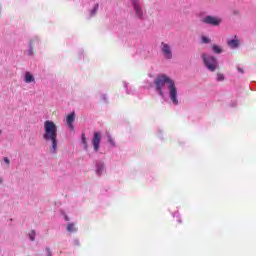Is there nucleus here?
Returning a JSON list of instances; mask_svg holds the SVG:
<instances>
[{
  "instance_id": "nucleus-23",
  "label": "nucleus",
  "mask_w": 256,
  "mask_h": 256,
  "mask_svg": "<svg viewBox=\"0 0 256 256\" xmlns=\"http://www.w3.org/2000/svg\"><path fill=\"white\" fill-rule=\"evenodd\" d=\"M46 253L48 254V256H51V250L46 249Z\"/></svg>"
},
{
  "instance_id": "nucleus-7",
  "label": "nucleus",
  "mask_w": 256,
  "mask_h": 256,
  "mask_svg": "<svg viewBox=\"0 0 256 256\" xmlns=\"http://www.w3.org/2000/svg\"><path fill=\"white\" fill-rule=\"evenodd\" d=\"M22 79L26 85H35V75H33V73L30 71H26L23 74Z\"/></svg>"
},
{
  "instance_id": "nucleus-18",
  "label": "nucleus",
  "mask_w": 256,
  "mask_h": 256,
  "mask_svg": "<svg viewBox=\"0 0 256 256\" xmlns=\"http://www.w3.org/2000/svg\"><path fill=\"white\" fill-rule=\"evenodd\" d=\"M216 81H225V76L221 73L217 74Z\"/></svg>"
},
{
  "instance_id": "nucleus-15",
  "label": "nucleus",
  "mask_w": 256,
  "mask_h": 256,
  "mask_svg": "<svg viewBox=\"0 0 256 256\" xmlns=\"http://www.w3.org/2000/svg\"><path fill=\"white\" fill-rule=\"evenodd\" d=\"M67 231H69V233H75V231H77V227H75V224H68Z\"/></svg>"
},
{
  "instance_id": "nucleus-3",
  "label": "nucleus",
  "mask_w": 256,
  "mask_h": 256,
  "mask_svg": "<svg viewBox=\"0 0 256 256\" xmlns=\"http://www.w3.org/2000/svg\"><path fill=\"white\" fill-rule=\"evenodd\" d=\"M203 63L208 71L214 72L219 69L217 58L209 54H202Z\"/></svg>"
},
{
  "instance_id": "nucleus-1",
  "label": "nucleus",
  "mask_w": 256,
  "mask_h": 256,
  "mask_svg": "<svg viewBox=\"0 0 256 256\" xmlns=\"http://www.w3.org/2000/svg\"><path fill=\"white\" fill-rule=\"evenodd\" d=\"M154 86L156 93H158L162 99H166L168 97L172 105H179V90L177 89L175 80L166 74H159L154 79Z\"/></svg>"
},
{
  "instance_id": "nucleus-19",
  "label": "nucleus",
  "mask_w": 256,
  "mask_h": 256,
  "mask_svg": "<svg viewBox=\"0 0 256 256\" xmlns=\"http://www.w3.org/2000/svg\"><path fill=\"white\" fill-rule=\"evenodd\" d=\"M201 41L202 43H211V39L207 36H202Z\"/></svg>"
},
{
  "instance_id": "nucleus-5",
  "label": "nucleus",
  "mask_w": 256,
  "mask_h": 256,
  "mask_svg": "<svg viewBox=\"0 0 256 256\" xmlns=\"http://www.w3.org/2000/svg\"><path fill=\"white\" fill-rule=\"evenodd\" d=\"M131 3L136 17H138V19H143V17H145V12L143 11L141 0H131Z\"/></svg>"
},
{
  "instance_id": "nucleus-25",
  "label": "nucleus",
  "mask_w": 256,
  "mask_h": 256,
  "mask_svg": "<svg viewBox=\"0 0 256 256\" xmlns=\"http://www.w3.org/2000/svg\"><path fill=\"white\" fill-rule=\"evenodd\" d=\"M3 183V178L0 177V185Z\"/></svg>"
},
{
  "instance_id": "nucleus-10",
  "label": "nucleus",
  "mask_w": 256,
  "mask_h": 256,
  "mask_svg": "<svg viewBox=\"0 0 256 256\" xmlns=\"http://www.w3.org/2000/svg\"><path fill=\"white\" fill-rule=\"evenodd\" d=\"M239 40L237 39V36H234L233 39H230L227 41V45L231 48V49H237V47H239Z\"/></svg>"
},
{
  "instance_id": "nucleus-26",
  "label": "nucleus",
  "mask_w": 256,
  "mask_h": 256,
  "mask_svg": "<svg viewBox=\"0 0 256 256\" xmlns=\"http://www.w3.org/2000/svg\"><path fill=\"white\" fill-rule=\"evenodd\" d=\"M124 87L127 89V83H124Z\"/></svg>"
},
{
  "instance_id": "nucleus-16",
  "label": "nucleus",
  "mask_w": 256,
  "mask_h": 256,
  "mask_svg": "<svg viewBox=\"0 0 256 256\" xmlns=\"http://www.w3.org/2000/svg\"><path fill=\"white\" fill-rule=\"evenodd\" d=\"M35 231L34 230H31L28 234V237L30 239V241H35Z\"/></svg>"
},
{
  "instance_id": "nucleus-28",
  "label": "nucleus",
  "mask_w": 256,
  "mask_h": 256,
  "mask_svg": "<svg viewBox=\"0 0 256 256\" xmlns=\"http://www.w3.org/2000/svg\"><path fill=\"white\" fill-rule=\"evenodd\" d=\"M2 131L0 130V135H1Z\"/></svg>"
},
{
  "instance_id": "nucleus-2",
  "label": "nucleus",
  "mask_w": 256,
  "mask_h": 256,
  "mask_svg": "<svg viewBox=\"0 0 256 256\" xmlns=\"http://www.w3.org/2000/svg\"><path fill=\"white\" fill-rule=\"evenodd\" d=\"M43 139L46 143H50V153H57L59 141L57 140V133L59 131L57 124L53 120L44 121Z\"/></svg>"
},
{
  "instance_id": "nucleus-21",
  "label": "nucleus",
  "mask_w": 256,
  "mask_h": 256,
  "mask_svg": "<svg viewBox=\"0 0 256 256\" xmlns=\"http://www.w3.org/2000/svg\"><path fill=\"white\" fill-rule=\"evenodd\" d=\"M151 85H152V83H151V82H148V83L145 85V87H146L147 89H149V87H151Z\"/></svg>"
},
{
  "instance_id": "nucleus-12",
  "label": "nucleus",
  "mask_w": 256,
  "mask_h": 256,
  "mask_svg": "<svg viewBox=\"0 0 256 256\" xmlns=\"http://www.w3.org/2000/svg\"><path fill=\"white\" fill-rule=\"evenodd\" d=\"M81 143L83 145V149L87 151L88 145H87V138L85 137V134H82L81 136Z\"/></svg>"
},
{
  "instance_id": "nucleus-4",
  "label": "nucleus",
  "mask_w": 256,
  "mask_h": 256,
  "mask_svg": "<svg viewBox=\"0 0 256 256\" xmlns=\"http://www.w3.org/2000/svg\"><path fill=\"white\" fill-rule=\"evenodd\" d=\"M202 23L206 25H212L213 27H219L223 21L219 16L206 15L201 19Z\"/></svg>"
},
{
  "instance_id": "nucleus-13",
  "label": "nucleus",
  "mask_w": 256,
  "mask_h": 256,
  "mask_svg": "<svg viewBox=\"0 0 256 256\" xmlns=\"http://www.w3.org/2000/svg\"><path fill=\"white\" fill-rule=\"evenodd\" d=\"M97 11H99V4H95L93 8L90 10L91 17H93V15H96Z\"/></svg>"
},
{
  "instance_id": "nucleus-24",
  "label": "nucleus",
  "mask_w": 256,
  "mask_h": 256,
  "mask_svg": "<svg viewBox=\"0 0 256 256\" xmlns=\"http://www.w3.org/2000/svg\"><path fill=\"white\" fill-rule=\"evenodd\" d=\"M28 54H29V55H33V51H32V50H29Z\"/></svg>"
},
{
  "instance_id": "nucleus-27",
  "label": "nucleus",
  "mask_w": 256,
  "mask_h": 256,
  "mask_svg": "<svg viewBox=\"0 0 256 256\" xmlns=\"http://www.w3.org/2000/svg\"><path fill=\"white\" fill-rule=\"evenodd\" d=\"M65 219H66V221H69V218L67 216H65Z\"/></svg>"
},
{
  "instance_id": "nucleus-17",
  "label": "nucleus",
  "mask_w": 256,
  "mask_h": 256,
  "mask_svg": "<svg viewBox=\"0 0 256 256\" xmlns=\"http://www.w3.org/2000/svg\"><path fill=\"white\" fill-rule=\"evenodd\" d=\"M107 141H108V143H110V145H112V147L115 146V141L109 134L107 135Z\"/></svg>"
},
{
  "instance_id": "nucleus-8",
  "label": "nucleus",
  "mask_w": 256,
  "mask_h": 256,
  "mask_svg": "<svg viewBox=\"0 0 256 256\" xmlns=\"http://www.w3.org/2000/svg\"><path fill=\"white\" fill-rule=\"evenodd\" d=\"M65 122H66V125L67 127H69L71 129V131H73L75 129V112H72L70 114H68L66 116V119H65Z\"/></svg>"
},
{
  "instance_id": "nucleus-22",
  "label": "nucleus",
  "mask_w": 256,
  "mask_h": 256,
  "mask_svg": "<svg viewBox=\"0 0 256 256\" xmlns=\"http://www.w3.org/2000/svg\"><path fill=\"white\" fill-rule=\"evenodd\" d=\"M238 71H239V73H244L243 68H241V67H238Z\"/></svg>"
},
{
  "instance_id": "nucleus-14",
  "label": "nucleus",
  "mask_w": 256,
  "mask_h": 256,
  "mask_svg": "<svg viewBox=\"0 0 256 256\" xmlns=\"http://www.w3.org/2000/svg\"><path fill=\"white\" fill-rule=\"evenodd\" d=\"M212 50L217 54L223 53V49L221 48V46L213 45Z\"/></svg>"
},
{
  "instance_id": "nucleus-9",
  "label": "nucleus",
  "mask_w": 256,
  "mask_h": 256,
  "mask_svg": "<svg viewBox=\"0 0 256 256\" xmlns=\"http://www.w3.org/2000/svg\"><path fill=\"white\" fill-rule=\"evenodd\" d=\"M92 145L94 147V151H99V147L101 145V133L96 132L94 133V137L92 139Z\"/></svg>"
},
{
  "instance_id": "nucleus-20",
  "label": "nucleus",
  "mask_w": 256,
  "mask_h": 256,
  "mask_svg": "<svg viewBox=\"0 0 256 256\" xmlns=\"http://www.w3.org/2000/svg\"><path fill=\"white\" fill-rule=\"evenodd\" d=\"M3 163L6 165V167H9L11 161L9 160V158L5 157V158L3 159Z\"/></svg>"
},
{
  "instance_id": "nucleus-6",
  "label": "nucleus",
  "mask_w": 256,
  "mask_h": 256,
  "mask_svg": "<svg viewBox=\"0 0 256 256\" xmlns=\"http://www.w3.org/2000/svg\"><path fill=\"white\" fill-rule=\"evenodd\" d=\"M161 51L164 59H173V51L171 50V46L169 44L162 43Z\"/></svg>"
},
{
  "instance_id": "nucleus-11",
  "label": "nucleus",
  "mask_w": 256,
  "mask_h": 256,
  "mask_svg": "<svg viewBox=\"0 0 256 256\" xmlns=\"http://www.w3.org/2000/svg\"><path fill=\"white\" fill-rule=\"evenodd\" d=\"M96 173L97 175H103L105 173V165L103 163L96 164Z\"/></svg>"
}]
</instances>
